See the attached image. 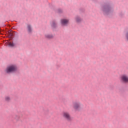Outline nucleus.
Returning a JSON list of instances; mask_svg holds the SVG:
<instances>
[{"instance_id": "obj_1", "label": "nucleus", "mask_w": 128, "mask_h": 128, "mask_svg": "<svg viewBox=\"0 0 128 128\" xmlns=\"http://www.w3.org/2000/svg\"><path fill=\"white\" fill-rule=\"evenodd\" d=\"M73 108L75 110H80L82 104L80 101H75L72 102Z\"/></svg>"}, {"instance_id": "obj_2", "label": "nucleus", "mask_w": 128, "mask_h": 128, "mask_svg": "<svg viewBox=\"0 0 128 128\" xmlns=\"http://www.w3.org/2000/svg\"><path fill=\"white\" fill-rule=\"evenodd\" d=\"M62 116L66 120H68V122H72V118L70 116V114L68 112H62Z\"/></svg>"}, {"instance_id": "obj_3", "label": "nucleus", "mask_w": 128, "mask_h": 128, "mask_svg": "<svg viewBox=\"0 0 128 128\" xmlns=\"http://www.w3.org/2000/svg\"><path fill=\"white\" fill-rule=\"evenodd\" d=\"M16 66L14 65H12L6 68V72L8 74L10 72H16Z\"/></svg>"}, {"instance_id": "obj_4", "label": "nucleus", "mask_w": 128, "mask_h": 128, "mask_svg": "<svg viewBox=\"0 0 128 128\" xmlns=\"http://www.w3.org/2000/svg\"><path fill=\"white\" fill-rule=\"evenodd\" d=\"M70 20L68 19H62L61 20V24L62 26H68V24Z\"/></svg>"}, {"instance_id": "obj_5", "label": "nucleus", "mask_w": 128, "mask_h": 128, "mask_svg": "<svg viewBox=\"0 0 128 128\" xmlns=\"http://www.w3.org/2000/svg\"><path fill=\"white\" fill-rule=\"evenodd\" d=\"M121 80L123 82H128V77L126 75L122 76Z\"/></svg>"}, {"instance_id": "obj_6", "label": "nucleus", "mask_w": 128, "mask_h": 128, "mask_svg": "<svg viewBox=\"0 0 128 128\" xmlns=\"http://www.w3.org/2000/svg\"><path fill=\"white\" fill-rule=\"evenodd\" d=\"M45 38L48 40H50V38H54V36L52 34H45Z\"/></svg>"}, {"instance_id": "obj_7", "label": "nucleus", "mask_w": 128, "mask_h": 128, "mask_svg": "<svg viewBox=\"0 0 128 128\" xmlns=\"http://www.w3.org/2000/svg\"><path fill=\"white\" fill-rule=\"evenodd\" d=\"M75 20L76 22H82V18H80L79 16H77L75 18Z\"/></svg>"}, {"instance_id": "obj_8", "label": "nucleus", "mask_w": 128, "mask_h": 128, "mask_svg": "<svg viewBox=\"0 0 128 128\" xmlns=\"http://www.w3.org/2000/svg\"><path fill=\"white\" fill-rule=\"evenodd\" d=\"M27 28H28V32H32V26H30V25L28 24L27 26Z\"/></svg>"}, {"instance_id": "obj_9", "label": "nucleus", "mask_w": 128, "mask_h": 128, "mask_svg": "<svg viewBox=\"0 0 128 128\" xmlns=\"http://www.w3.org/2000/svg\"><path fill=\"white\" fill-rule=\"evenodd\" d=\"M104 11L106 14H108V12H110V8L108 6L106 7V8L104 10Z\"/></svg>"}, {"instance_id": "obj_10", "label": "nucleus", "mask_w": 128, "mask_h": 128, "mask_svg": "<svg viewBox=\"0 0 128 128\" xmlns=\"http://www.w3.org/2000/svg\"><path fill=\"white\" fill-rule=\"evenodd\" d=\"M8 46H10L11 48H14V46H16V44H14V43L12 42H9Z\"/></svg>"}, {"instance_id": "obj_11", "label": "nucleus", "mask_w": 128, "mask_h": 128, "mask_svg": "<svg viewBox=\"0 0 128 128\" xmlns=\"http://www.w3.org/2000/svg\"><path fill=\"white\" fill-rule=\"evenodd\" d=\"M5 100L6 102H10V98L8 96L5 97Z\"/></svg>"}, {"instance_id": "obj_12", "label": "nucleus", "mask_w": 128, "mask_h": 128, "mask_svg": "<svg viewBox=\"0 0 128 128\" xmlns=\"http://www.w3.org/2000/svg\"><path fill=\"white\" fill-rule=\"evenodd\" d=\"M51 26H53V28H54V26H56V22H52L51 24Z\"/></svg>"}, {"instance_id": "obj_13", "label": "nucleus", "mask_w": 128, "mask_h": 128, "mask_svg": "<svg viewBox=\"0 0 128 128\" xmlns=\"http://www.w3.org/2000/svg\"><path fill=\"white\" fill-rule=\"evenodd\" d=\"M15 120H20V117L18 116H16L14 118Z\"/></svg>"}]
</instances>
